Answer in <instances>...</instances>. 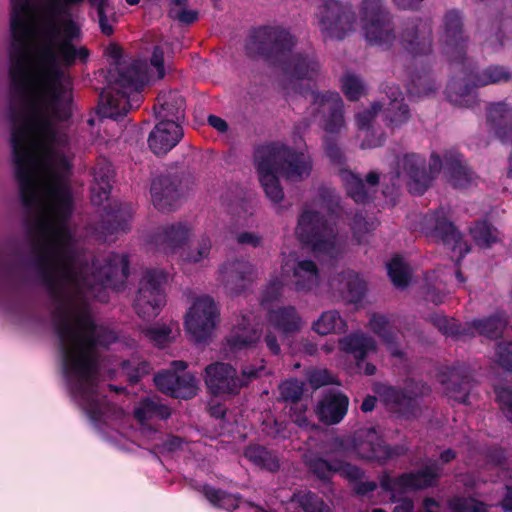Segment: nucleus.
I'll list each match as a JSON object with an SVG mask.
<instances>
[{"label":"nucleus","instance_id":"obj_25","mask_svg":"<svg viewBox=\"0 0 512 512\" xmlns=\"http://www.w3.org/2000/svg\"><path fill=\"white\" fill-rule=\"evenodd\" d=\"M455 71H459L463 78L457 79L452 77L446 87V96L448 100L454 104L467 105L468 99L474 88L473 76L474 66L472 62L465 57L463 62L449 61Z\"/></svg>","mask_w":512,"mask_h":512},{"label":"nucleus","instance_id":"obj_40","mask_svg":"<svg viewBox=\"0 0 512 512\" xmlns=\"http://www.w3.org/2000/svg\"><path fill=\"white\" fill-rule=\"evenodd\" d=\"M189 232V227L182 222L166 225L155 234V242L165 249L174 251L186 242Z\"/></svg>","mask_w":512,"mask_h":512},{"label":"nucleus","instance_id":"obj_64","mask_svg":"<svg viewBox=\"0 0 512 512\" xmlns=\"http://www.w3.org/2000/svg\"><path fill=\"white\" fill-rule=\"evenodd\" d=\"M282 282L278 278H274L270 280V282L266 285L265 289L262 292L261 302L270 303L279 298L282 291Z\"/></svg>","mask_w":512,"mask_h":512},{"label":"nucleus","instance_id":"obj_51","mask_svg":"<svg viewBox=\"0 0 512 512\" xmlns=\"http://www.w3.org/2000/svg\"><path fill=\"white\" fill-rule=\"evenodd\" d=\"M452 512H488L487 505L474 497L454 496L448 500Z\"/></svg>","mask_w":512,"mask_h":512},{"label":"nucleus","instance_id":"obj_29","mask_svg":"<svg viewBox=\"0 0 512 512\" xmlns=\"http://www.w3.org/2000/svg\"><path fill=\"white\" fill-rule=\"evenodd\" d=\"M262 329L253 323L252 314H241L234 325L227 345L232 351H239L254 346L259 342Z\"/></svg>","mask_w":512,"mask_h":512},{"label":"nucleus","instance_id":"obj_17","mask_svg":"<svg viewBox=\"0 0 512 512\" xmlns=\"http://www.w3.org/2000/svg\"><path fill=\"white\" fill-rule=\"evenodd\" d=\"M219 320V310L209 296L199 297L190 307L185 317L186 331L197 343L205 342L211 337Z\"/></svg>","mask_w":512,"mask_h":512},{"label":"nucleus","instance_id":"obj_1","mask_svg":"<svg viewBox=\"0 0 512 512\" xmlns=\"http://www.w3.org/2000/svg\"><path fill=\"white\" fill-rule=\"evenodd\" d=\"M52 213L56 224L50 230V239L36 256L35 267L50 297L60 303L53 312V324L70 393L80 398L91 419L98 420L102 412L96 382L99 367L97 348L107 347L116 340V336L95 322L88 307L73 310L64 301L69 286L81 293L91 291L94 281L108 286L119 270L127 278L130 261L127 254L113 253L93 277L87 274L86 269H76L68 252L72 235L67 222L73 213V199L66 218L59 214L57 201H52Z\"/></svg>","mask_w":512,"mask_h":512},{"label":"nucleus","instance_id":"obj_39","mask_svg":"<svg viewBox=\"0 0 512 512\" xmlns=\"http://www.w3.org/2000/svg\"><path fill=\"white\" fill-rule=\"evenodd\" d=\"M133 414L134 418L143 424L152 419H168L171 416V409L157 397H144L134 407Z\"/></svg>","mask_w":512,"mask_h":512},{"label":"nucleus","instance_id":"obj_26","mask_svg":"<svg viewBox=\"0 0 512 512\" xmlns=\"http://www.w3.org/2000/svg\"><path fill=\"white\" fill-rule=\"evenodd\" d=\"M339 344L343 351L353 355L357 367L363 369L365 375H375L376 366L371 362H364L370 352L377 350V343L373 337L363 333H353L341 339Z\"/></svg>","mask_w":512,"mask_h":512},{"label":"nucleus","instance_id":"obj_35","mask_svg":"<svg viewBox=\"0 0 512 512\" xmlns=\"http://www.w3.org/2000/svg\"><path fill=\"white\" fill-rule=\"evenodd\" d=\"M156 100L154 111L159 121L179 123L184 118L185 99L178 91L161 92Z\"/></svg>","mask_w":512,"mask_h":512},{"label":"nucleus","instance_id":"obj_13","mask_svg":"<svg viewBox=\"0 0 512 512\" xmlns=\"http://www.w3.org/2000/svg\"><path fill=\"white\" fill-rule=\"evenodd\" d=\"M262 368L245 367L241 377L229 363L214 362L205 368V383L211 394L215 396L236 395L241 388L259 377Z\"/></svg>","mask_w":512,"mask_h":512},{"label":"nucleus","instance_id":"obj_31","mask_svg":"<svg viewBox=\"0 0 512 512\" xmlns=\"http://www.w3.org/2000/svg\"><path fill=\"white\" fill-rule=\"evenodd\" d=\"M388 102L382 103L384 121L392 129L405 124L410 118L409 106L405 103L402 91L397 85H386Z\"/></svg>","mask_w":512,"mask_h":512},{"label":"nucleus","instance_id":"obj_28","mask_svg":"<svg viewBox=\"0 0 512 512\" xmlns=\"http://www.w3.org/2000/svg\"><path fill=\"white\" fill-rule=\"evenodd\" d=\"M183 137V129L173 121H159L148 137V145L155 155H165L174 148Z\"/></svg>","mask_w":512,"mask_h":512},{"label":"nucleus","instance_id":"obj_38","mask_svg":"<svg viewBox=\"0 0 512 512\" xmlns=\"http://www.w3.org/2000/svg\"><path fill=\"white\" fill-rule=\"evenodd\" d=\"M243 455L252 465L261 470L275 473L280 469V459L276 451L258 443L245 447Z\"/></svg>","mask_w":512,"mask_h":512},{"label":"nucleus","instance_id":"obj_8","mask_svg":"<svg viewBox=\"0 0 512 512\" xmlns=\"http://www.w3.org/2000/svg\"><path fill=\"white\" fill-rule=\"evenodd\" d=\"M310 92L311 102L318 106L325 115L323 129L328 134H338L345 126L344 119V103L338 92L326 91L320 93L307 88L300 91L301 95H306ZM323 146L327 157L333 164L342 165L345 162V157L337 144L334 136H326L323 139Z\"/></svg>","mask_w":512,"mask_h":512},{"label":"nucleus","instance_id":"obj_12","mask_svg":"<svg viewBox=\"0 0 512 512\" xmlns=\"http://www.w3.org/2000/svg\"><path fill=\"white\" fill-rule=\"evenodd\" d=\"M296 233L299 241L315 253L328 254L335 248V224L318 211L304 210L298 218Z\"/></svg>","mask_w":512,"mask_h":512},{"label":"nucleus","instance_id":"obj_50","mask_svg":"<svg viewBox=\"0 0 512 512\" xmlns=\"http://www.w3.org/2000/svg\"><path fill=\"white\" fill-rule=\"evenodd\" d=\"M341 90L349 101H358L365 93L362 79L352 73H346L340 79Z\"/></svg>","mask_w":512,"mask_h":512},{"label":"nucleus","instance_id":"obj_27","mask_svg":"<svg viewBox=\"0 0 512 512\" xmlns=\"http://www.w3.org/2000/svg\"><path fill=\"white\" fill-rule=\"evenodd\" d=\"M344 182L347 195L357 204H368L373 202L380 182V174L377 171H370L365 180L359 175L347 171L344 174Z\"/></svg>","mask_w":512,"mask_h":512},{"label":"nucleus","instance_id":"obj_24","mask_svg":"<svg viewBox=\"0 0 512 512\" xmlns=\"http://www.w3.org/2000/svg\"><path fill=\"white\" fill-rule=\"evenodd\" d=\"M181 179L176 174L156 177L151 183V198L154 207L161 212L172 211L181 196Z\"/></svg>","mask_w":512,"mask_h":512},{"label":"nucleus","instance_id":"obj_10","mask_svg":"<svg viewBox=\"0 0 512 512\" xmlns=\"http://www.w3.org/2000/svg\"><path fill=\"white\" fill-rule=\"evenodd\" d=\"M360 19L366 41L371 46L389 50L395 39L392 14L381 0H363Z\"/></svg>","mask_w":512,"mask_h":512},{"label":"nucleus","instance_id":"obj_16","mask_svg":"<svg viewBox=\"0 0 512 512\" xmlns=\"http://www.w3.org/2000/svg\"><path fill=\"white\" fill-rule=\"evenodd\" d=\"M440 467L437 463L425 466L417 471L405 472L392 477L387 471L379 478V485L385 492L403 494L407 491H418L437 485L440 478Z\"/></svg>","mask_w":512,"mask_h":512},{"label":"nucleus","instance_id":"obj_34","mask_svg":"<svg viewBox=\"0 0 512 512\" xmlns=\"http://www.w3.org/2000/svg\"><path fill=\"white\" fill-rule=\"evenodd\" d=\"M349 399L343 393L326 394L318 403L316 414L327 425L338 424L348 411Z\"/></svg>","mask_w":512,"mask_h":512},{"label":"nucleus","instance_id":"obj_54","mask_svg":"<svg viewBox=\"0 0 512 512\" xmlns=\"http://www.w3.org/2000/svg\"><path fill=\"white\" fill-rule=\"evenodd\" d=\"M305 390V383L297 378L283 381L279 385L280 399L291 404L301 401Z\"/></svg>","mask_w":512,"mask_h":512},{"label":"nucleus","instance_id":"obj_57","mask_svg":"<svg viewBox=\"0 0 512 512\" xmlns=\"http://www.w3.org/2000/svg\"><path fill=\"white\" fill-rule=\"evenodd\" d=\"M494 392L499 409L506 419L512 423V389L497 386L494 388Z\"/></svg>","mask_w":512,"mask_h":512},{"label":"nucleus","instance_id":"obj_42","mask_svg":"<svg viewBox=\"0 0 512 512\" xmlns=\"http://www.w3.org/2000/svg\"><path fill=\"white\" fill-rule=\"evenodd\" d=\"M512 79L511 72L501 65H490L481 71L474 70V86L484 87L491 84L507 83Z\"/></svg>","mask_w":512,"mask_h":512},{"label":"nucleus","instance_id":"obj_7","mask_svg":"<svg viewBox=\"0 0 512 512\" xmlns=\"http://www.w3.org/2000/svg\"><path fill=\"white\" fill-rule=\"evenodd\" d=\"M107 86L99 95V114L103 118L119 121L142 99L146 81L144 67L138 61L117 62L106 75Z\"/></svg>","mask_w":512,"mask_h":512},{"label":"nucleus","instance_id":"obj_46","mask_svg":"<svg viewBox=\"0 0 512 512\" xmlns=\"http://www.w3.org/2000/svg\"><path fill=\"white\" fill-rule=\"evenodd\" d=\"M388 276L394 286L398 288H405L410 282V272L407 264L400 256H394L387 263Z\"/></svg>","mask_w":512,"mask_h":512},{"label":"nucleus","instance_id":"obj_23","mask_svg":"<svg viewBox=\"0 0 512 512\" xmlns=\"http://www.w3.org/2000/svg\"><path fill=\"white\" fill-rule=\"evenodd\" d=\"M60 35L58 24L53 21L47 25L46 37L47 44L53 47V53L56 55L57 64L62 67L70 68L74 66L77 61L86 63L89 59L90 52L85 46L77 47L73 42L57 41Z\"/></svg>","mask_w":512,"mask_h":512},{"label":"nucleus","instance_id":"obj_63","mask_svg":"<svg viewBox=\"0 0 512 512\" xmlns=\"http://www.w3.org/2000/svg\"><path fill=\"white\" fill-rule=\"evenodd\" d=\"M382 110V102H374L371 110L356 115V124L359 130H368L375 115Z\"/></svg>","mask_w":512,"mask_h":512},{"label":"nucleus","instance_id":"obj_53","mask_svg":"<svg viewBox=\"0 0 512 512\" xmlns=\"http://www.w3.org/2000/svg\"><path fill=\"white\" fill-rule=\"evenodd\" d=\"M369 327L382 342L398 333L390 319L381 313H373L371 315L369 319Z\"/></svg>","mask_w":512,"mask_h":512},{"label":"nucleus","instance_id":"obj_5","mask_svg":"<svg viewBox=\"0 0 512 512\" xmlns=\"http://www.w3.org/2000/svg\"><path fill=\"white\" fill-rule=\"evenodd\" d=\"M34 6L31 0H11V18H10V30L12 31V21L17 12L18 16L26 23L29 29V38L27 41V71L28 81L35 97H38L42 101H46V105L54 115L60 117L61 109L60 105L69 107L71 101V93L66 85L63 84L64 71L61 66L57 64L56 55L53 53V47L51 45H44L39 53L41 62L44 65L43 69V83L41 88L35 87L30 69H29V47L32 39L34 30L32 24V14Z\"/></svg>","mask_w":512,"mask_h":512},{"label":"nucleus","instance_id":"obj_49","mask_svg":"<svg viewBox=\"0 0 512 512\" xmlns=\"http://www.w3.org/2000/svg\"><path fill=\"white\" fill-rule=\"evenodd\" d=\"M476 244L483 248H489L497 241V230L486 220L476 221L470 230Z\"/></svg>","mask_w":512,"mask_h":512},{"label":"nucleus","instance_id":"obj_44","mask_svg":"<svg viewBox=\"0 0 512 512\" xmlns=\"http://www.w3.org/2000/svg\"><path fill=\"white\" fill-rule=\"evenodd\" d=\"M121 369L127 376L128 382L135 385L152 371L150 362L138 358H132L121 362Z\"/></svg>","mask_w":512,"mask_h":512},{"label":"nucleus","instance_id":"obj_30","mask_svg":"<svg viewBox=\"0 0 512 512\" xmlns=\"http://www.w3.org/2000/svg\"><path fill=\"white\" fill-rule=\"evenodd\" d=\"M282 272L287 275L292 272V283L297 292H309L319 283V269L310 259L297 260L291 264L286 262Z\"/></svg>","mask_w":512,"mask_h":512},{"label":"nucleus","instance_id":"obj_43","mask_svg":"<svg viewBox=\"0 0 512 512\" xmlns=\"http://www.w3.org/2000/svg\"><path fill=\"white\" fill-rule=\"evenodd\" d=\"M312 329L319 335L336 334L345 332L347 324L338 311L330 310L321 314Z\"/></svg>","mask_w":512,"mask_h":512},{"label":"nucleus","instance_id":"obj_59","mask_svg":"<svg viewBox=\"0 0 512 512\" xmlns=\"http://www.w3.org/2000/svg\"><path fill=\"white\" fill-rule=\"evenodd\" d=\"M353 237L360 242L361 237L372 229V223L367 221L362 210H356L349 223Z\"/></svg>","mask_w":512,"mask_h":512},{"label":"nucleus","instance_id":"obj_60","mask_svg":"<svg viewBox=\"0 0 512 512\" xmlns=\"http://www.w3.org/2000/svg\"><path fill=\"white\" fill-rule=\"evenodd\" d=\"M496 363L505 371L512 373V342H499L495 348Z\"/></svg>","mask_w":512,"mask_h":512},{"label":"nucleus","instance_id":"obj_61","mask_svg":"<svg viewBox=\"0 0 512 512\" xmlns=\"http://www.w3.org/2000/svg\"><path fill=\"white\" fill-rule=\"evenodd\" d=\"M308 405L302 401L290 405L289 416L293 423L300 428H307L309 420L307 417Z\"/></svg>","mask_w":512,"mask_h":512},{"label":"nucleus","instance_id":"obj_37","mask_svg":"<svg viewBox=\"0 0 512 512\" xmlns=\"http://www.w3.org/2000/svg\"><path fill=\"white\" fill-rule=\"evenodd\" d=\"M92 176L91 201L94 205H102L104 200H108L112 189L113 169L111 163L105 159L98 161L93 167Z\"/></svg>","mask_w":512,"mask_h":512},{"label":"nucleus","instance_id":"obj_33","mask_svg":"<svg viewBox=\"0 0 512 512\" xmlns=\"http://www.w3.org/2000/svg\"><path fill=\"white\" fill-rule=\"evenodd\" d=\"M133 209L129 203L110 202L105 207V215L102 218L101 226L107 234L126 233L130 230Z\"/></svg>","mask_w":512,"mask_h":512},{"label":"nucleus","instance_id":"obj_4","mask_svg":"<svg viewBox=\"0 0 512 512\" xmlns=\"http://www.w3.org/2000/svg\"><path fill=\"white\" fill-rule=\"evenodd\" d=\"M397 168L391 175V180L398 179L402 172L408 178V190L416 196L423 195L430 187L432 180L443 169L447 182L456 189L467 188L473 180L474 173L467 165L462 154L455 150L446 151L443 160L437 153H432L429 161V171L426 169L424 157L409 153L397 157Z\"/></svg>","mask_w":512,"mask_h":512},{"label":"nucleus","instance_id":"obj_36","mask_svg":"<svg viewBox=\"0 0 512 512\" xmlns=\"http://www.w3.org/2000/svg\"><path fill=\"white\" fill-rule=\"evenodd\" d=\"M446 394L449 398L460 404H469L470 393L475 381L468 371H449L442 379Z\"/></svg>","mask_w":512,"mask_h":512},{"label":"nucleus","instance_id":"obj_20","mask_svg":"<svg viewBox=\"0 0 512 512\" xmlns=\"http://www.w3.org/2000/svg\"><path fill=\"white\" fill-rule=\"evenodd\" d=\"M468 37L464 35L460 11L448 10L443 17L439 43L448 61L463 62L466 57Z\"/></svg>","mask_w":512,"mask_h":512},{"label":"nucleus","instance_id":"obj_52","mask_svg":"<svg viewBox=\"0 0 512 512\" xmlns=\"http://www.w3.org/2000/svg\"><path fill=\"white\" fill-rule=\"evenodd\" d=\"M309 471L324 483L330 482L337 473L336 460L328 461L322 457L312 458L308 462Z\"/></svg>","mask_w":512,"mask_h":512},{"label":"nucleus","instance_id":"obj_55","mask_svg":"<svg viewBox=\"0 0 512 512\" xmlns=\"http://www.w3.org/2000/svg\"><path fill=\"white\" fill-rule=\"evenodd\" d=\"M197 391L196 379L192 374H178V381L174 384L172 398L188 400L196 396Z\"/></svg>","mask_w":512,"mask_h":512},{"label":"nucleus","instance_id":"obj_9","mask_svg":"<svg viewBox=\"0 0 512 512\" xmlns=\"http://www.w3.org/2000/svg\"><path fill=\"white\" fill-rule=\"evenodd\" d=\"M386 409L403 420H414L421 413V402L431 392L428 384L410 379L404 386L382 384L375 389Z\"/></svg>","mask_w":512,"mask_h":512},{"label":"nucleus","instance_id":"obj_48","mask_svg":"<svg viewBox=\"0 0 512 512\" xmlns=\"http://www.w3.org/2000/svg\"><path fill=\"white\" fill-rule=\"evenodd\" d=\"M346 286V299L351 303H359L363 300L366 293V283L358 274L348 272L342 275Z\"/></svg>","mask_w":512,"mask_h":512},{"label":"nucleus","instance_id":"obj_22","mask_svg":"<svg viewBox=\"0 0 512 512\" xmlns=\"http://www.w3.org/2000/svg\"><path fill=\"white\" fill-rule=\"evenodd\" d=\"M255 276L254 266L243 259L225 261L219 268V277L225 289L232 295L247 290Z\"/></svg>","mask_w":512,"mask_h":512},{"label":"nucleus","instance_id":"obj_62","mask_svg":"<svg viewBox=\"0 0 512 512\" xmlns=\"http://www.w3.org/2000/svg\"><path fill=\"white\" fill-rule=\"evenodd\" d=\"M172 330L167 326L149 327L144 330V335L156 345H165L169 342Z\"/></svg>","mask_w":512,"mask_h":512},{"label":"nucleus","instance_id":"obj_2","mask_svg":"<svg viewBox=\"0 0 512 512\" xmlns=\"http://www.w3.org/2000/svg\"><path fill=\"white\" fill-rule=\"evenodd\" d=\"M29 29L17 12L12 21V41L9 49L10 58V103L9 119L13 124L11 146L15 167V178L19 184L22 205L28 211L39 205L37 183L38 159L35 154V141L32 133L36 132L49 143L58 141L52 120L64 121L70 117L69 107L60 105V117L48 109L46 101L32 94L27 71V41Z\"/></svg>","mask_w":512,"mask_h":512},{"label":"nucleus","instance_id":"obj_32","mask_svg":"<svg viewBox=\"0 0 512 512\" xmlns=\"http://www.w3.org/2000/svg\"><path fill=\"white\" fill-rule=\"evenodd\" d=\"M268 324L284 336L298 333L302 328V317L292 306H279L269 309L266 316Z\"/></svg>","mask_w":512,"mask_h":512},{"label":"nucleus","instance_id":"obj_18","mask_svg":"<svg viewBox=\"0 0 512 512\" xmlns=\"http://www.w3.org/2000/svg\"><path fill=\"white\" fill-rule=\"evenodd\" d=\"M399 43L413 57L426 56L433 49V25L430 19L407 18L401 24Z\"/></svg>","mask_w":512,"mask_h":512},{"label":"nucleus","instance_id":"obj_11","mask_svg":"<svg viewBox=\"0 0 512 512\" xmlns=\"http://www.w3.org/2000/svg\"><path fill=\"white\" fill-rule=\"evenodd\" d=\"M168 274L158 268L146 269L139 280L133 307L143 320H150L159 315L166 303L164 286Z\"/></svg>","mask_w":512,"mask_h":512},{"label":"nucleus","instance_id":"obj_6","mask_svg":"<svg viewBox=\"0 0 512 512\" xmlns=\"http://www.w3.org/2000/svg\"><path fill=\"white\" fill-rule=\"evenodd\" d=\"M254 162L261 186L273 203H280L284 198L278 173H282L288 180L296 181L308 176L312 169L311 162L303 152L278 143L257 146Z\"/></svg>","mask_w":512,"mask_h":512},{"label":"nucleus","instance_id":"obj_19","mask_svg":"<svg viewBox=\"0 0 512 512\" xmlns=\"http://www.w3.org/2000/svg\"><path fill=\"white\" fill-rule=\"evenodd\" d=\"M319 24L327 37L342 40L354 29L356 14L349 5L338 0H326L319 7Z\"/></svg>","mask_w":512,"mask_h":512},{"label":"nucleus","instance_id":"obj_56","mask_svg":"<svg viewBox=\"0 0 512 512\" xmlns=\"http://www.w3.org/2000/svg\"><path fill=\"white\" fill-rule=\"evenodd\" d=\"M298 503L304 512H331L330 507L323 499L311 491L302 494Z\"/></svg>","mask_w":512,"mask_h":512},{"label":"nucleus","instance_id":"obj_15","mask_svg":"<svg viewBox=\"0 0 512 512\" xmlns=\"http://www.w3.org/2000/svg\"><path fill=\"white\" fill-rule=\"evenodd\" d=\"M351 444L359 458L381 464L404 456L407 452L404 445L387 444L381 433L374 427H364L356 430Z\"/></svg>","mask_w":512,"mask_h":512},{"label":"nucleus","instance_id":"obj_21","mask_svg":"<svg viewBox=\"0 0 512 512\" xmlns=\"http://www.w3.org/2000/svg\"><path fill=\"white\" fill-rule=\"evenodd\" d=\"M449 212V208L439 207L426 217V225L431 229V236L453 252H458L459 258H463L470 248L463 241L462 233L450 220Z\"/></svg>","mask_w":512,"mask_h":512},{"label":"nucleus","instance_id":"obj_3","mask_svg":"<svg viewBox=\"0 0 512 512\" xmlns=\"http://www.w3.org/2000/svg\"><path fill=\"white\" fill-rule=\"evenodd\" d=\"M297 39L290 31L279 25H264L250 31L245 52L248 57L262 58L282 67L284 72L296 80L314 79L320 69L313 51L297 52L290 56Z\"/></svg>","mask_w":512,"mask_h":512},{"label":"nucleus","instance_id":"obj_58","mask_svg":"<svg viewBox=\"0 0 512 512\" xmlns=\"http://www.w3.org/2000/svg\"><path fill=\"white\" fill-rule=\"evenodd\" d=\"M177 381L178 374L173 371H161L154 376V383L157 389L170 397L173 395L174 384H176Z\"/></svg>","mask_w":512,"mask_h":512},{"label":"nucleus","instance_id":"obj_14","mask_svg":"<svg viewBox=\"0 0 512 512\" xmlns=\"http://www.w3.org/2000/svg\"><path fill=\"white\" fill-rule=\"evenodd\" d=\"M45 159L48 166L49 196L52 201H57L59 214L66 218L70 214L73 199L68 184L71 163L66 155L51 148L47 149Z\"/></svg>","mask_w":512,"mask_h":512},{"label":"nucleus","instance_id":"obj_47","mask_svg":"<svg viewBox=\"0 0 512 512\" xmlns=\"http://www.w3.org/2000/svg\"><path fill=\"white\" fill-rule=\"evenodd\" d=\"M505 327L504 322L499 316L492 315L483 319H476L472 322L471 332L476 330L480 335L488 338L499 337Z\"/></svg>","mask_w":512,"mask_h":512},{"label":"nucleus","instance_id":"obj_45","mask_svg":"<svg viewBox=\"0 0 512 512\" xmlns=\"http://www.w3.org/2000/svg\"><path fill=\"white\" fill-rule=\"evenodd\" d=\"M432 323L446 336L460 338L462 336L472 335L470 326H463L453 318H448L443 315H434L432 317Z\"/></svg>","mask_w":512,"mask_h":512},{"label":"nucleus","instance_id":"obj_41","mask_svg":"<svg viewBox=\"0 0 512 512\" xmlns=\"http://www.w3.org/2000/svg\"><path fill=\"white\" fill-rule=\"evenodd\" d=\"M202 493L209 503L220 509L233 511L240 508L243 499L239 494H232L222 489L205 484L202 487Z\"/></svg>","mask_w":512,"mask_h":512}]
</instances>
